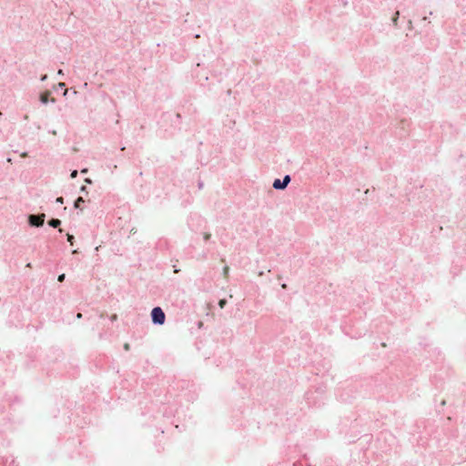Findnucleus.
Listing matches in <instances>:
<instances>
[{
	"label": "nucleus",
	"mask_w": 466,
	"mask_h": 466,
	"mask_svg": "<svg viewBox=\"0 0 466 466\" xmlns=\"http://www.w3.org/2000/svg\"><path fill=\"white\" fill-rule=\"evenodd\" d=\"M26 267H27V268H31V263H28V264L26 265Z\"/></svg>",
	"instance_id": "obj_24"
},
{
	"label": "nucleus",
	"mask_w": 466,
	"mask_h": 466,
	"mask_svg": "<svg viewBox=\"0 0 466 466\" xmlns=\"http://www.w3.org/2000/svg\"><path fill=\"white\" fill-rule=\"evenodd\" d=\"M65 277H66V276H65V274H61V275H59V276H58V279H58V281H60V282L64 281Z\"/></svg>",
	"instance_id": "obj_10"
},
{
	"label": "nucleus",
	"mask_w": 466,
	"mask_h": 466,
	"mask_svg": "<svg viewBox=\"0 0 466 466\" xmlns=\"http://www.w3.org/2000/svg\"><path fill=\"white\" fill-rule=\"evenodd\" d=\"M111 319L112 320H116V314L112 315Z\"/></svg>",
	"instance_id": "obj_16"
},
{
	"label": "nucleus",
	"mask_w": 466,
	"mask_h": 466,
	"mask_svg": "<svg viewBox=\"0 0 466 466\" xmlns=\"http://www.w3.org/2000/svg\"><path fill=\"white\" fill-rule=\"evenodd\" d=\"M226 304H227V300L225 299H220L218 302V306L220 309H223Z\"/></svg>",
	"instance_id": "obj_8"
},
{
	"label": "nucleus",
	"mask_w": 466,
	"mask_h": 466,
	"mask_svg": "<svg viewBox=\"0 0 466 466\" xmlns=\"http://www.w3.org/2000/svg\"><path fill=\"white\" fill-rule=\"evenodd\" d=\"M26 156H27V154H26V153H23V154L21 155V157H25Z\"/></svg>",
	"instance_id": "obj_20"
},
{
	"label": "nucleus",
	"mask_w": 466,
	"mask_h": 466,
	"mask_svg": "<svg viewBox=\"0 0 466 466\" xmlns=\"http://www.w3.org/2000/svg\"><path fill=\"white\" fill-rule=\"evenodd\" d=\"M45 217H46L45 214L30 215L29 222L32 226L40 227L44 224Z\"/></svg>",
	"instance_id": "obj_2"
},
{
	"label": "nucleus",
	"mask_w": 466,
	"mask_h": 466,
	"mask_svg": "<svg viewBox=\"0 0 466 466\" xmlns=\"http://www.w3.org/2000/svg\"><path fill=\"white\" fill-rule=\"evenodd\" d=\"M399 12L396 13L395 16L393 17V22L396 24L398 19Z\"/></svg>",
	"instance_id": "obj_14"
},
{
	"label": "nucleus",
	"mask_w": 466,
	"mask_h": 466,
	"mask_svg": "<svg viewBox=\"0 0 466 466\" xmlns=\"http://www.w3.org/2000/svg\"><path fill=\"white\" fill-rule=\"evenodd\" d=\"M67 240L68 242L73 245L74 244V236L73 235H70V234H67Z\"/></svg>",
	"instance_id": "obj_9"
},
{
	"label": "nucleus",
	"mask_w": 466,
	"mask_h": 466,
	"mask_svg": "<svg viewBox=\"0 0 466 466\" xmlns=\"http://www.w3.org/2000/svg\"><path fill=\"white\" fill-rule=\"evenodd\" d=\"M76 318H77V319H81V318H82V314H81V313H78V314L76 315Z\"/></svg>",
	"instance_id": "obj_17"
},
{
	"label": "nucleus",
	"mask_w": 466,
	"mask_h": 466,
	"mask_svg": "<svg viewBox=\"0 0 466 466\" xmlns=\"http://www.w3.org/2000/svg\"><path fill=\"white\" fill-rule=\"evenodd\" d=\"M46 79V76H42L41 80L44 81Z\"/></svg>",
	"instance_id": "obj_19"
},
{
	"label": "nucleus",
	"mask_w": 466,
	"mask_h": 466,
	"mask_svg": "<svg viewBox=\"0 0 466 466\" xmlns=\"http://www.w3.org/2000/svg\"><path fill=\"white\" fill-rule=\"evenodd\" d=\"M48 224L53 228H57L58 226H60L61 221L57 218H52L51 220H49Z\"/></svg>",
	"instance_id": "obj_5"
},
{
	"label": "nucleus",
	"mask_w": 466,
	"mask_h": 466,
	"mask_svg": "<svg viewBox=\"0 0 466 466\" xmlns=\"http://www.w3.org/2000/svg\"><path fill=\"white\" fill-rule=\"evenodd\" d=\"M228 271H229V268L228 266L224 267V268H223V275H224L225 279L228 278Z\"/></svg>",
	"instance_id": "obj_7"
},
{
	"label": "nucleus",
	"mask_w": 466,
	"mask_h": 466,
	"mask_svg": "<svg viewBox=\"0 0 466 466\" xmlns=\"http://www.w3.org/2000/svg\"><path fill=\"white\" fill-rule=\"evenodd\" d=\"M58 74H59V75H63V71H62L61 69H60V70H58Z\"/></svg>",
	"instance_id": "obj_22"
},
{
	"label": "nucleus",
	"mask_w": 466,
	"mask_h": 466,
	"mask_svg": "<svg viewBox=\"0 0 466 466\" xmlns=\"http://www.w3.org/2000/svg\"><path fill=\"white\" fill-rule=\"evenodd\" d=\"M59 86L60 87H64L65 86V83H59Z\"/></svg>",
	"instance_id": "obj_18"
},
{
	"label": "nucleus",
	"mask_w": 466,
	"mask_h": 466,
	"mask_svg": "<svg viewBox=\"0 0 466 466\" xmlns=\"http://www.w3.org/2000/svg\"><path fill=\"white\" fill-rule=\"evenodd\" d=\"M81 172H82V173H86V172H87V169H86V168H85V169H83Z\"/></svg>",
	"instance_id": "obj_21"
},
{
	"label": "nucleus",
	"mask_w": 466,
	"mask_h": 466,
	"mask_svg": "<svg viewBox=\"0 0 466 466\" xmlns=\"http://www.w3.org/2000/svg\"><path fill=\"white\" fill-rule=\"evenodd\" d=\"M124 349H125L126 350H129V344H128V343H126V344L124 345Z\"/></svg>",
	"instance_id": "obj_15"
},
{
	"label": "nucleus",
	"mask_w": 466,
	"mask_h": 466,
	"mask_svg": "<svg viewBox=\"0 0 466 466\" xmlns=\"http://www.w3.org/2000/svg\"><path fill=\"white\" fill-rule=\"evenodd\" d=\"M51 93L49 91H46L44 92L41 96H40V100L42 103L44 104H46L48 101H49V96H50Z\"/></svg>",
	"instance_id": "obj_4"
},
{
	"label": "nucleus",
	"mask_w": 466,
	"mask_h": 466,
	"mask_svg": "<svg viewBox=\"0 0 466 466\" xmlns=\"http://www.w3.org/2000/svg\"><path fill=\"white\" fill-rule=\"evenodd\" d=\"M56 202L60 203V204H63L64 203V198L62 197H59V198H56Z\"/></svg>",
	"instance_id": "obj_12"
},
{
	"label": "nucleus",
	"mask_w": 466,
	"mask_h": 466,
	"mask_svg": "<svg viewBox=\"0 0 466 466\" xmlns=\"http://www.w3.org/2000/svg\"><path fill=\"white\" fill-rule=\"evenodd\" d=\"M83 202H84V199H83V198H82V197L77 198H76V200L75 201V205H74V206H75V208H80L81 203H83Z\"/></svg>",
	"instance_id": "obj_6"
},
{
	"label": "nucleus",
	"mask_w": 466,
	"mask_h": 466,
	"mask_svg": "<svg viewBox=\"0 0 466 466\" xmlns=\"http://www.w3.org/2000/svg\"><path fill=\"white\" fill-rule=\"evenodd\" d=\"M151 316H152V320L154 323L159 324V325L164 324L166 316H165L164 311L161 309V308H159V307L154 308L152 309Z\"/></svg>",
	"instance_id": "obj_1"
},
{
	"label": "nucleus",
	"mask_w": 466,
	"mask_h": 466,
	"mask_svg": "<svg viewBox=\"0 0 466 466\" xmlns=\"http://www.w3.org/2000/svg\"><path fill=\"white\" fill-rule=\"evenodd\" d=\"M209 238H210V234H209V233H206V234L204 235V239H205V240H208V239H209Z\"/></svg>",
	"instance_id": "obj_13"
},
{
	"label": "nucleus",
	"mask_w": 466,
	"mask_h": 466,
	"mask_svg": "<svg viewBox=\"0 0 466 466\" xmlns=\"http://www.w3.org/2000/svg\"><path fill=\"white\" fill-rule=\"evenodd\" d=\"M86 182H87V183H91V180H90L89 178H86Z\"/></svg>",
	"instance_id": "obj_23"
},
{
	"label": "nucleus",
	"mask_w": 466,
	"mask_h": 466,
	"mask_svg": "<svg viewBox=\"0 0 466 466\" xmlns=\"http://www.w3.org/2000/svg\"><path fill=\"white\" fill-rule=\"evenodd\" d=\"M76 176H77V171H76V170H74V171L71 173V176H70V177H71L72 178H75V177H76Z\"/></svg>",
	"instance_id": "obj_11"
},
{
	"label": "nucleus",
	"mask_w": 466,
	"mask_h": 466,
	"mask_svg": "<svg viewBox=\"0 0 466 466\" xmlns=\"http://www.w3.org/2000/svg\"><path fill=\"white\" fill-rule=\"evenodd\" d=\"M289 181V176H285L283 181H280L279 179H275V181L273 182V187L276 189H284L288 186Z\"/></svg>",
	"instance_id": "obj_3"
}]
</instances>
